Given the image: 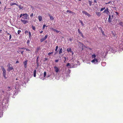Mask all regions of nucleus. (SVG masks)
<instances>
[{
  "label": "nucleus",
  "instance_id": "obj_17",
  "mask_svg": "<svg viewBox=\"0 0 123 123\" xmlns=\"http://www.w3.org/2000/svg\"><path fill=\"white\" fill-rule=\"evenodd\" d=\"M58 48V46H57L56 47V48H55V54H56V53L57 52V49Z\"/></svg>",
  "mask_w": 123,
  "mask_h": 123
},
{
  "label": "nucleus",
  "instance_id": "obj_21",
  "mask_svg": "<svg viewBox=\"0 0 123 123\" xmlns=\"http://www.w3.org/2000/svg\"><path fill=\"white\" fill-rule=\"evenodd\" d=\"M101 65L102 66H104L106 65V63L104 62H102L101 63Z\"/></svg>",
  "mask_w": 123,
  "mask_h": 123
},
{
  "label": "nucleus",
  "instance_id": "obj_7",
  "mask_svg": "<svg viewBox=\"0 0 123 123\" xmlns=\"http://www.w3.org/2000/svg\"><path fill=\"white\" fill-rule=\"evenodd\" d=\"M103 13H105L107 14H108L109 13V11L108 9V8H107L103 12Z\"/></svg>",
  "mask_w": 123,
  "mask_h": 123
},
{
  "label": "nucleus",
  "instance_id": "obj_50",
  "mask_svg": "<svg viewBox=\"0 0 123 123\" xmlns=\"http://www.w3.org/2000/svg\"><path fill=\"white\" fill-rule=\"evenodd\" d=\"M28 32V31H25V33H27Z\"/></svg>",
  "mask_w": 123,
  "mask_h": 123
},
{
  "label": "nucleus",
  "instance_id": "obj_5",
  "mask_svg": "<svg viewBox=\"0 0 123 123\" xmlns=\"http://www.w3.org/2000/svg\"><path fill=\"white\" fill-rule=\"evenodd\" d=\"M79 47L82 50L83 49V48H84L85 46L81 43L80 42H79L78 43Z\"/></svg>",
  "mask_w": 123,
  "mask_h": 123
},
{
  "label": "nucleus",
  "instance_id": "obj_59",
  "mask_svg": "<svg viewBox=\"0 0 123 123\" xmlns=\"http://www.w3.org/2000/svg\"><path fill=\"white\" fill-rule=\"evenodd\" d=\"M2 92H4V91H3V90H2Z\"/></svg>",
  "mask_w": 123,
  "mask_h": 123
},
{
  "label": "nucleus",
  "instance_id": "obj_57",
  "mask_svg": "<svg viewBox=\"0 0 123 123\" xmlns=\"http://www.w3.org/2000/svg\"><path fill=\"white\" fill-rule=\"evenodd\" d=\"M1 2L0 1V4H1Z\"/></svg>",
  "mask_w": 123,
  "mask_h": 123
},
{
  "label": "nucleus",
  "instance_id": "obj_48",
  "mask_svg": "<svg viewBox=\"0 0 123 123\" xmlns=\"http://www.w3.org/2000/svg\"><path fill=\"white\" fill-rule=\"evenodd\" d=\"M94 3H97L96 1V0H95L94 1Z\"/></svg>",
  "mask_w": 123,
  "mask_h": 123
},
{
  "label": "nucleus",
  "instance_id": "obj_14",
  "mask_svg": "<svg viewBox=\"0 0 123 123\" xmlns=\"http://www.w3.org/2000/svg\"><path fill=\"white\" fill-rule=\"evenodd\" d=\"M108 21L109 22H111L112 21L111 18V16L110 15H109V16Z\"/></svg>",
  "mask_w": 123,
  "mask_h": 123
},
{
  "label": "nucleus",
  "instance_id": "obj_32",
  "mask_svg": "<svg viewBox=\"0 0 123 123\" xmlns=\"http://www.w3.org/2000/svg\"><path fill=\"white\" fill-rule=\"evenodd\" d=\"M80 23L82 26H83L84 25V24L82 21H80Z\"/></svg>",
  "mask_w": 123,
  "mask_h": 123
},
{
  "label": "nucleus",
  "instance_id": "obj_10",
  "mask_svg": "<svg viewBox=\"0 0 123 123\" xmlns=\"http://www.w3.org/2000/svg\"><path fill=\"white\" fill-rule=\"evenodd\" d=\"M46 72H44V74H43V75H41L39 77V78L41 79H42L43 80H44V78H41V76H43L44 77V78L46 76Z\"/></svg>",
  "mask_w": 123,
  "mask_h": 123
},
{
  "label": "nucleus",
  "instance_id": "obj_41",
  "mask_svg": "<svg viewBox=\"0 0 123 123\" xmlns=\"http://www.w3.org/2000/svg\"><path fill=\"white\" fill-rule=\"evenodd\" d=\"M58 61H59V60H56L55 61V62H58Z\"/></svg>",
  "mask_w": 123,
  "mask_h": 123
},
{
  "label": "nucleus",
  "instance_id": "obj_47",
  "mask_svg": "<svg viewBox=\"0 0 123 123\" xmlns=\"http://www.w3.org/2000/svg\"><path fill=\"white\" fill-rule=\"evenodd\" d=\"M26 49L25 48H21V49Z\"/></svg>",
  "mask_w": 123,
  "mask_h": 123
},
{
  "label": "nucleus",
  "instance_id": "obj_54",
  "mask_svg": "<svg viewBox=\"0 0 123 123\" xmlns=\"http://www.w3.org/2000/svg\"><path fill=\"white\" fill-rule=\"evenodd\" d=\"M116 14H117V15H118V13L117 12H116Z\"/></svg>",
  "mask_w": 123,
  "mask_h": 123
},
{
  "label": "nucleus",
  "instance_id": "obj_2",
  "mask_svg": "<svg viewBox=\"0 0 123 123\" xmlns=\"http://www.w3.org/2000/svg\"><path fill=\"white\" fill-rule=\"evenodd\" d=\"M29 18L28 15L26 13L24 14V15L22 17L21 20V22L24 24H26L28 23L27 20H29Z\"/></svg>",
  "mask_w": 123,
  "mask_h": 123
},
{
  "label": "nucleus",
  "instance_id": "obj_20",
  "mask_svg": "<svg viewBox=\"0 0 123 123\" xmlns=\"http://www.w3.org/2000/svg\"><path fill=\"white\" fill-rule=\"evenodd\" d=\"M96 14L97 15L98 17L100 16L101 15V14L100 12H96Z\"/></svg>",
  "mask_w": 123,
  "mask_h": 123
},
{
  "label": "nucleus",
  "instance_id": "obj_44",
  "mask_svg": "<svg viewBox=\"0 0 123 123\" xmlns=\"http://www.w3.org/2000/svg\"><path fill=\"white\" fill-rule=\"evenodd\" d=\"M33 13H32V14H31L30 15V16L31 17H32V16H33Z\"/></svg>",
  "mask_w": 123,
  "mask_h": 123
},
{
  "label": "nucleus",
  "instance_id": "obj_28",
  "mask_svg": "<svg viewBox=\"0 0 123 123\" xmlns=\"http://www.w3.org/2000/svg\"><path fill=\"white\" fill-rule=\"evenodd\" d=\"M119 25L121 26H123V23L122 22H120L119 24Z\"/></svg>",
  "mask_w": 123,
  "mask_h": 123
},
{
  "label": "nucleus",
  "instance_id": "obj_55",
  "mask_svg": "<svg viewBox=\"0 0 123 123\" xmlns=\"http://www.w3.org/2000/svg\"><path fill=\"white\" fill-rule=\"evenodd\" d=\"M71 53H72V55H73V54H74V53H73V51H72V52H71Z\"/></svg>",
  "mask_w": 123,
  "mask_h": 123
},
{
  "label": "nucleus",
  "instance_id": "obj_46",
  "mask_svg": "<svg viewBox=\"0 0 123 123\" xmlns=\"http://www.w3.org/2000/svg\"><path fill=\"white\" fill-rule=\"evenodd\" d=\"M34 76L35 77H36V74H34Z\"/></svg>",
  "mask_w": 123,
  "mask_h": 123
},
{
  "label": "nucleus",
  "instance_id": "obj_4",
  "mask_svg": "<svg viewBox=\"0 0 123 123\" xmlns=\"http://www.w3.org/2000/svg\"><path fill=\"white\" fill-rule=\"evenodd\" d=\"M76 66V65H75L73 63H72L71 64H70L69 63H68L66 65V66L68 67L69 68L75 67Z\"/></svg>",
  "mask_w": 123,
  "mask_h": 123
},
{
  "label": "nucleus",
  "instance_id": "obj_38",
  "mask_svg": "<svg viewBox=\"0 0 123 123\" xmlns=\"http://www.w3.org/2000/svg\"><path fill=\"white\" fill-rule=\"evenodd\" d=\"M64 59H65V60H64V62H65V61H66V58L65 57H64Z\"/></svg>",
  "mask_w": 123,
  "mask_h": 123
},
{
  "label": "nucleus",
  "instance_id": "obj_3",
  "mask_svg": "<svg viewBox=\"0 0 123 123\" xmlns=\"http://www.w3.org/2000/svg\"><path fill=\"white\" fill-rule=\"evenodd\" d=\"M1 68L2 70L3 71V76L5 79H6L7 77H6V70L3 66H1Z\"/></svg>",
  "mask_w": 123,
  "mask_h": 123
},
{
  "label": "nucleus",
  "instance_id": "obj_58",
  "mask_svg": "<svg viewBox=\"0 0 123 123\" xmlns=\"http://www.w3.org/2000/svg\"><path fill=\"white\" fill-rule=\"evenodd\" d=\"M9 65H10V64H8V66Z\"/></svg>",
  "mask_w": 123,
  "mask_h": 123
},
{
  "label": "nucleus",
  "instance_id": "obj_52",
  "mask_svg": "<svg viewBox=\"0 0 123 123\" xmlns=\"http://www.w3.org/2000/svg\"><path fill=\"white\" fill-rule=\"evenodd\" d=\"M19 63V62L18 61H17L16 63Z\"/></svg>",
  "mask_w": 123,
  "mask_h": 123
},
{
  "label": "nucleus",
  "instance_id": "obj_40",
  "mask_svg": "<svg viewBox=\"0 0 123 123\" xmlns=\"http://www.w3.org/2000/svg\"><path fill=\"white\" fill-rule=\"evenodd\" d=\"M12 38V36L11 35H10V36H9V39H11V38Z\"/></svg>",
  "mask_w": 123,
  "mask_h": 123
},
{
  "label": "nucleus",
  "instance_id": "obj_12",
  "mask_svg": "<svg viewBox=\"0 0 123 123\" xmlns=\"http://www.w3.org/2000/svg\"><path fill=\"white\" fill-rule=\"evenodd\" d=\"M27 62V60L23 62V64L24 65V67L25 68H27L26 65Z\"/></svg>",
  "mask_w": 123,
  "mask_h": 123
},
{
  "label": "nucleus",
  "instance_id": "obj_29",
  "mask_svg": "<svg viewBox=\"0 0 123 123\" xmlns=\"http://www.w3.org/2000/svg\"><path fill=\"white\" fill-rule=\"evenodd\" d=\"M24 14H21L20 15V16H19V18H21L22 16H23H23H24Z\"/></svg>",
  "mask_w": 123,
  "mask_h": 123
},
{
  "label": "nucleus",
  "instance_id": "obj_37",
  "mask_svg": "<svg viewBox=\"0 0 123 123\" xmlns=\"http://www.w3.org/2000/svg\"><path fill=\"white\" fill-rule=\"evenodd\" d=\"M45 27V25H44L43 26V29Z\"/></svg>",
  "mask_w": 123,
  "mask_h": 123
},
{
  "label": "nucleus",
  "instance_id": "obj_43",
  "mask_svg": "<svg viewBox=\"0 0 123 123\" xmlns=\"http://www.w3.org/2000/svg\"><path fill=\"white\" fill-rule=\"evenodd\" d=\"M30 43V41L29 40H28L27 41V44H28L29 43Z\"/></svg>",
  "mask_w": 123,
  "mask_h": 123
},
{
  "label": "nucleus",
  "instance_id": "obj_53",
  "mask_svg": "<svg viewBox=\"0 0 123 123\" xmlns=\"http://www.w3.org/2000/svg\"><path fill=\"white\" fill-rule=\"evenodd\" d=\"M43 32V31H42L40 32V33H42Z\"/></svg>",
  "mask_w": 123,
  "mask_h": 123
},
{
  "label": "nucleus",
  "instance_id": "obj_56",
  "mask_svg": "<svg viewBox=\"0 0 123 123\" xmlns=\"http://www.w3.org/2000/svg\"><path fill=\"white\" fill-rule=\"evenodd\" d=\"M7 34L8 35H10L9 33H7Z\"/></svg>",
  "mask_w": 123,
  "mask_h": 123
},
{
  "label": "nucleus",
  "instance_id": "obj_9",
  "mask_svg": "<svg viewBox=\"0 0 123 123\" xmlns=\"http://www.w3.org/2000/svg\"><path fill=\"white\" fill-rule=\"evenodd\" d=\"M82 12L83 13H84V14H85V15H87L89 17H90L91 16L90 15L89 13H88L87 12H86L85 11H82Z\"/></svg>",
  "mask_w": 123,
  "mask_h": 123
},
{
  "label": "nucleus",
  "instance_id": "obj_26",
  "mask_svg": "<svg viewBox=\"0 0 123 123\" xmlns=\"http://www.w3.org/2000/svg\"><path fill=\"white\" fill-rule=\"evenodd\" d=\"M105 7H104V8H101L100 9V11H102L103 10H104L105 9Z\"/></svg>",
  "mask_w": 123,
  "mask_h": 123
},
{
  "label": "nucleus",
  "instance_id": "obj_45",
  "mask_svg": "<svg viewBox=\"0 0 123 123\" xmlns=\"http://www.w3.org/2000/svg\"><path fill=\"white\" fill-rule=\"evenodd\" d=\"M23 52H24L23 51H21V54L22 55L23 54Z\"/></svg>",
  "mask_w": 123,
  "mask_h": 123
},
{
  "label": "nucleus",
  "instance_id": "obj_42",
  "mask_svg": "<svg viewBox=\"0 0 123 123\" xmlns=\"http://www.w3.org/2000/svg\"><path fill=\"white\" fill-rule=\"evenodd\" d=\"M34 74H36V70H35L34 71Z\"/></svg>",
  "mask_w": 123,
  "mask_h": 123
},
{
  "label": "nucleus",
  "instance_id": "obj_13",
  "mask_svg": "<svg viewBox=\"0 0 123 123\" xmlns=\"http://www.w3.org/2000/svg\"><path fill=\"white\" fill-rule=\"evenodd\" d=\"M12 68V67L9 66L7 68V71L9 72L10 71L12 70V69H13Z\"/></svg>",
  "mask_w": 123,
  "mask_h": 123
},
{
  "label": "nucleus",
  "instance_id": "obj_22",
  "mask_svg": "<svg viewBox=\"0 0 123 123\" xmlns=\"http://www.w3.org/2000/svg\"><path fill=\"white\" fill-rule=\"evenodd\" d=\"M62 49L61 48L60 49V50H59V54H60L61 53H62Z\"/></svg>",
  "mask_w": 123,
  "mask_h": 123
},
{
  "label": "nucleus",
  "instance_id": "obj_35",
  "mask_svg": "<svg viewBox=\"0 0 123 123\" xmlns=\"http://www.w3.org/2000/svg\"><path fill=\"white\" fill-rule=\"evenodd\" d=\"M89 5L90 6H91L92 4V2L90 1H89Z\"/></svg>",
  "mask_w": 123,
  "mask_h": 123
},
{
  "label": "nucleus",
  "instance_id": "obj_6",
  "mask_svg": "<svg viewBox=\"0 0 123 123\" xmlns=\"http://www.w3.org/2000/svg\"><path fill=\"white\" fill-rule=\"evenodd\" d=\"M54 68L55 72L57 73L59 72V69L58 67L55 66L54 67Z\"/></svg>",
  "mask_w": 123,
  "mask_h": 123
},
{
  "label": "nucleus",
  "instance_id": "obj_33",
  "mask_svg": "<svg viewBox=\"0 0 123 123\" xmlns=\"http://www.w3.org/2000/svg\"><path fill=\"white\" fill-rule=\"evenodd\" d=\"M26 49V50L27 51H28L29 52H30V49Z\"/></svg>",
  "mask_w": 123,
  "mask_h": 123
},
{
  "label": "nucleus",
  "instance_id": "obj_49",
  "mask_svg": "<svg viewBox=\"0 0 123 123\" xmlns=\"http://www.w3.org/2000/svg\"><path fill=\"white\" fill-rule=\"evenodd\" d=\"M78 31L79 33H80V30L79 29H78Z\"/></svg>",
  "mask_w": 123,
  "mask_h": 123
},
{
  "label": "nucleus",
  "instance_id": "obj_36",
  "mask_svg": "<svg viewBox=\"0 0 123 123\" xmlns=\"http://www.w3.org/2000/svg\"><path fill=\"white\" fill-rule=\"evenodd\" d=\"M53 52H51V53H49L48 54V55H50L51 54H53Z\"/></svg>",
  "mask_w": 123,
  "mask_h": 123
},
{
  "label": "nucleus",
  "instance_id": "obj_27",
  "mask_svg": "<svg viewBox=\"0 0 123 123\" xmlns=\"http://www.w3.org/2000/svg\"><path fill=\"white\" fill-rule=\"evenodd\" d=\"M31 32H29V38H30V37H31Z\"/></svg>",
  "mask_w": 123,
  "mask_h": 123
},
{
  "label": "nucleus",
  "instance_id": "obj_31",
  "mask_svg": "<svg viewBox=\"0 0 123 123\" xmlns=\"http://www.w3.org/2000/svg\"><path fill=\"white\" fill-rule=\"evenodd\" d=\"M23 8V7L21 6H19V8L20 9H22Z\"/></svg>",
  "mask_w": 123,
  "mask_h": 123
},
{
  "label": "nucleus",
  "instance_id": "obj_18",
  "mask_svg": "<svg viewBox=\"0 0 123 123\" xmlns=\"http://www.w3.org/2000/svg\"><path fill=\"white\" fill-rule=\"evenodd\" d=\"M10 4L11 6H12L13 5H16L18 6V5L17 4H16V3H13L11 2L10 3Z\"/></svg>",
  "mask_w": 123,
  "mask_h": 123
},
{
  "label": "nucleus",
  "instance_id": "obj_8",
  "mask_svg": "<svg viewBox=\"0 0 123 123\" xmlns=\"http://www.w3.org/2000/svg\"><path fill=\"white\" fill-rule=\"evenodd\" d=\"M48 35H46L45 36V37L44 38H42V39H41L40 41L41 42H43L44 40H45L48 37Z\"/></svg>",
  "mask_w": 123,
  "mask_h": 123
},
{
  "label": "nucleus",
  "instance_id": "obj_23",
  "mask_svg": "<svg viewBox=\"0 0 123 123\" xmlns=\"http://www.w3.org/2000/svg\"><path fill=\"white\" fill-rule=\"evenodd\" d=\"M31 27H32V29H33V30H35L36 28L35 26H32Z\"/></svg>",
  "mask_w": 123,
  "mask_h": 123
},
{
  "label": "nucleus",
  "instance_id": "obj_16",
  "mask_svg": "<svg viewBox=\"0 0 123 123\" xmlns=\"http://www.w3.org/2000/svg\"><path fill=\"white\" fill-rule=\"evenodd\" d=\"M67 51L68 52H72V51H71V49L70 48H68L67 49Z\"/></svg>",
  "mask_w": 123,
  "mask_h": 123
},
{
  "label": "nucleus",
  "instance_id": "obj_1",
  "mask_svg": "<svg viewBox=\"0 0 123 123\" xmlns=\"http://www.w3.org/2000/svg\"><path fill=\"white\" fill-rule=\"evenodd\" d=\"M92 60L91 62L94 64H98V63L100 62L99 58L96 56L94 54L92 55Z\"/></svg>",
  "mask_w": 123,
  "mask_h": 123
},
{
  "label": "nucleus",
  "instance_id": "obj_19",
  "mask_svg": "<svg viewBox=\"0 0 123 123\" xmlns=\"http://www.w3.org/2000/svg\"><path fill=\"white\" fill-rule=\"evenodd\" d=\"M67 12H69L70 13H71L72 14H73L74 13L73 12H72L71 11H70V10H68L67 11Z\"/></svg>",
  "mask_w": 123,
  "mask_h": 123
},
{
  "label": "nucleus",
  "instance_id": "obj_51",
  "mask_svg": "<svg viewBox=\"0 0 123 123\" xmlns=\"http://www.w3.org/2000/svg\"><path fill=\"white\" fill-rule=\"evenodd\" d=\"M69 40L70 41H71L72 40V39L71 38H70L69 39Z\"/></svg>",
  "mask_w": 123,
  "mask_h": 123
},
{
  "label": "nucleus",
  "instance_id": "obj_11",
  "mask_svg": "<svg viewBox=\"0 0 123 123\" xmlns=\"http://www.w3.org/2000/svg\"><path fill=\"white\" fill-rule=\"evenodd\" d=\"M50 29L51 30H53L54 32H56L57 33H58L60 32L59 31H58L56 29H54L53 28H51Z\"/></svg>",
  "mask_w": 123,
  "mask_h": 123
},
{
  "label": "nucleus",
  "instance_id": "obj_30",
  "mask_svg": "<svg viewBox=\"0 0 123 123\" xmlns=\"http://www.w3.org/2000/svg\"><path fill=\"white\" fill-rule=\"evenodd\" d=\"M21 32V31L20 30H19L18 31V34H19Z\"/></svg>",
  "mask_w": 123,
  "mask_h": 123
},
{
  "label": "nucleus",
  "instance_id": "obj_39",
  "mask_svg": "<svg viewBox=\"0 0 123 123\" xmlns=\"http://www.w3.org/2000/svg\"><path fill=\"white\" fill-rule=\"evenodd\" d=\"M7 89H8V90L9 91H10V87H8L7 88Z\"/></svg>",
  "mask_w": 123,
  "mask_h": 123
},
{
  "label": "nucleus",
  "instance_id": "obj_24",
  "mask_svg": "<svg viewBox=\"0 0 123 123\" xmlns=\"http://www.w3.org/2000/svg\"><path fill=\"white\" fill-rule=\"evenodd\" d=\"M107 51H106V52H105V54H103H103H102V53H101V54L102 55H104H104H105H105H106V53H107Z\"/></svg>",
  "mask_w": 123,
  "mask_h": 123
},
{
  "label": "nucleus",
  "instance_id": "obj_15",
  "mask_svg": "<svg viewBox=\"0 0 123 123\" xmlns=\"http://www.w3.org/2000/svg\"><path fill=\"white\" fill-rule=\"evenodd\" d=\"M38 18L40 21H41L42 19V17L41 16H38Z\"/></svg>",
  "mask_w": 123,
  "mask_h": 123
},
{
  "label": "nucleus",
  "instance_id": "obj_25",
  "mask_svg": "<svg viewBox=\"0 0 123 123\" xmlns=\"http://www.w3.org/2000/svg\"><path fill=\"white\" fill-rule=\"evenodd\" d=\"M50 19L51 20H53L54 19V18L53 17L50 16Z\"/></svg>",
  "mask_w": 123,
  "mask_h": 123
},
{
  "label": "nucleus",
  "instance_id": "obj_34",
  "mask_svg": "<svg viewBox=\"0 0 123 123\" xmlns=\"http://www.w3.org/2000/svg\"><path fill=\"white\" fill-rule=\"evenodd\" d=\"M111 1L108 2L107 3H105V4L106 5V4H110V3H111Z\"/></svg>",
  "mask_w": 123,
  "mask_h": 123
}]
</instances>
